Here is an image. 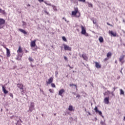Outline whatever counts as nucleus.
<instances>
[{
    "label": "nucleus",
    "mask_w": 125,
    "mask_h": 125,
    "mask_svg": "<svg viewBox=\"0 0 125 125\" xmlns=\"http://www.w3.org/2000/svg\"><path fill=\"white\" fill-rule=\"evenodd\" d=\"M77 13H78V15H77ZM71 14L72 15H76V17H79L80 16H81V13L79 12V9H78V8H75L74 11L72 12Z\"/></svg>",
    "instance_id": "1"
},
{
    "label": "nucleus",
    "mask_w": 125,
    "mask_h": 125,
    "mask_svg": "<svg viewBox=\"0 0 125 125\" xmlns=\"http://www.w3.org/2000/svg\"><path fill=\"white\" fill-rule=\"evenodd\" d=\"M33 110H35V103L34 102H31L30 105L29 106V110H28V112L29 111L30 112H33Z\"/></svg>",
    "instance_id": "2"
},
{
    "label": "nucleus",
    "mask_w": 125,
    "mask_h": 125,
    "mask_svg": "<svg viewBox=\"0 0 125 125\" xmlns=\"http://www.w3.org/2000/svg\"><path fill=\"white\" fill-rule=\"evenodd\" d=\"M4 24H5V20L0 19V29H2L4 27Z\"/></svg>",
    "instance_id": "3"
},
{
    "label": "nucleus",
    "mask_w": 125,
    "mask_h": 125,
    "mask_svg": "<svg viewBox=\"0 0 125 125\" xmlns=\"http://www.w3.org/2000/svg\"><path fill=\"white\" fill-rule=\"evenodd\" d=\"M22 50V48L21 46H19L18 50H17L18 56H20L21 58L22 57V54H23Z\"/></svg>",
    "instance_id": "4"
},
{
    "label": "nucleus",
    "mask_w": 125,
    "mask_h": 125,
    "mask_svg": "<svg viewBox=\"0 0 125 125\" xmlns=\"http://www.w3.org/2000/svg\"><path fill=\"white\" fill-rule=\"evenodd\" d=\"M110 35L111 37H113V38H116V37H119V35L117 34V32L116 31H110Z\"/></svg>",
    "instance_id": "5"
},
{
    "label": "nucleus",
    "mask_w": 125,
    "mask_h": 125,
    "mask_svg": "<svg viewBox=\"0 0 125 125\" xmlns=\"http://www.w3.org/2000/svg\"><path fill=\"white\" fill-rule=\"evenodd\" d=\"M63 46L64 50H68L69 51H71V50H72V48L68 46L67 45L64 44Z\"/></svg>",
    "instance_id": "6"
},
{
    "label": "nucleus",
    "mask_w": 125,
    "mask_h": 125,
    "mask_svg": "<svg viewBox=\"0 0 125 125\" xmlns=\"http://www.w3.org/2000/svg\"><path fill=\"white\" fill-rule=\"evenodd\" d=\"M94 110L95 111L96 113H98L100 116H102V112H101V111L98 110V108H97V106H95L94 108Z\"/></svg>",
    "instance_id": "7"
},
{
    "label": "nucleus",
    "mask_w": 125,
    "mask_h": 125,
    "mask_svg": "<svg viewBox=\"0 0 125 125\" xmlns=\"http://www.w3.org/2000/svg\"><path fill=\"white\" fill-rule=\"evenodd\" d=\"M81 29H82L81 34L82 35H83L85 34V33H86V30H85V28H84V27H83V26L81 25Z\"/></svg>",
    "instance_id": "8"
},
{
    "label": "nucleus",
    "mask_w": 125,
    "mask_h": 125,
    "mask_svg": "<svg viewBox=\"0 0 125 125\" xmlns=\"http://www.w3.org/2000/svg\"><path fill=\"white\" fill-rule=\"evenodd\" d=\"M21 95H26L27 93V91H26V89H24V88L21 90Z\"/></svg>",
    "instance_id": "9"
},
{
    "label": "nucleus",
    "mask_w": 125,
    "mask_h": 125,
    "mask_svg": "<svg viewBox=\"0 0 125 125\" xmlns=\"http://www.w3.org/2000/svg\"><path fill=\"white\" fill-rule=\"evenodd\" d=\"M52 82H53V78L52 77H50L48 81L46 82V83L48 84H50V83H52Z\"/></svg>",
    "instance_id": "10"
},
{
    "label": "nucleus",
    "mask_w": 125,
    "mask_h": 125,
    "mask_svg": "<svg viewBox=\"0 0 125 125\" xmlns=\"http://www.w3.org/2000/svg\"><path fill=\"white\" fill-rule=\"evenodd\" d=\"M2 91L4 92V94H7L8 93V91L6 90L5 87L2 85Z\"/></svg>",
    "instance_id": "11"
},
{
    "label": "nucleus",
    "mask_w": 125,
    "mask_h": 125,
    "mask_svg": "<svg viewBox=\"0 0 125 125\" xmlns=\"http://www.w3.org/2000/svg\"><path fill=\"white\" fill-rule=\"evenodd\" d=\"M64 92H65V90L64 89H62L60 90L59 91V95H60V96H62V94L64 93Z\"/></svg>",
    "instance_id": "12"
},
{
    "label": "nucleus",
    "mask_w": 125,
    "mask_h": 125,
    "mask_svg": "<svg viewBox=\"0 0 125 125\" xmlns=\"http://www.w3.org/2000/svg\"><path fill=\"white\" fill-rule=\"evenodd\" d=\"M82 57L83 58V60L86 61L88 59V58H87V56H86V54H83Z\"/></svg>",
    "instance_id": "13"
},
{
    "label": "nucleus",
    "mask_w": 125,
    "mask_h": 125,
    "mask_svg": "<svg viewBox=\"0 0 125 125\" xmlns=\"http://www.w3.org/2000/svg\"><path fill=\"white\" fill-rule=\"evenodd\" d=\"M17 87L20 88V89L21 90V89H23L24 88H23V84L22 83H18L17 84Z\"/></svg>",
    "instance_id": "14"
},
{
    "label": "nucleus",
    "mask_w": 125,
    "mask_h": 125,
    "mask_svg": "<svg viewBox=\"0 0 125 125\" xmlns=\"http://www.w3.org/2000/svg\"><path fill=\"white\" fill-rule=\"evenodd\" d=\"M6 55L7 56V57H10V51L9 50V49L7 48H6Z\"/></svg>",
    "instance_id": "15"
},
{
    "label": "nucleus",
    "mask_w": 125,
    "mask_h": 125,
    "mask_svg": "<svg viewBox=\"0 0 125 125\" xmlns=\"http://www.w3.org/2000/svg\"><path fill=\"white\" fill-rule=\"evenodd\" d=\"M31 47H35V46H36V40H34L31 42Z\"/></svg>",
    "instance_id": "16"
},
{
    "label": "nucleus",
    "mask_w": 125,
    "mask_h": 125,
    "mask_svg": "<svg viewBox=\"0 0 125 125\" xmlns=\"http://www.w3.org/2000/svg\"><path fill=\"white\" fill-rule=\"evenodd\" d=\"M95 67L96 68H97L98 69H99L101 68V65L99 64V63L97 62H95Z\"/></svg>",
    "instance_id": "17"
},
{
    "label": "nucleus",
    "mask_w": 125,
    "mask_h": 125,
    "mask_svg": "<svg viewBox=\"0 0 125 125\" xmlns=\"http://www.w3.org/2000/svg\"><path fill=\"white\" fill-rule=\"evenodd\" d=\"M104 103L105 104H109V98H105L104 99Z\"/></svg>",
    "instance_id": "18"
},
{
    "label": "nucleus",
    "mask_w": 125,
    "mask_h": 125,
    "mask_svg": "<svg viewBox=\"0 0 125 125\" xmlns=\"http://www.w3.org/2000/svg\"><path fill=\"white\" fill-rule=\"evenodd\" d=\"M19 31H20V32H21V33H22L24 35H27V32H26V31L24 30L23 29L19 28Z\"/></svg>",
    "instance_id": "19"
},
{
    "label": "nucleus",
    "mask_w": 125,
    "mask_h": 125,
    "mask_svg": "<svg viewBox=\"0 0 125 125\" xmlns=\"http://www.w3.org/2000/svg\"><path fill=\"white\" fill-rule=\"evenodd\" d=\"M109 57H110V52H108L107 54V58H105L104 61L105 62L107 61L109 59Z\"/></svg>",
    "instance_id": "20"
},
{
    "label": "nucleus",
    "mask_w": 125,
    "mask_h": 125,
    "mask_svg": "<svg viewBox=\"0 0 125 125\" xmlns=\"http://www.w3.org/2000/svg\"><path fill=\"white\" fill-rule=\"evenodd\" d=\"M51 6L52 7L53 10L54 11H57V7L56 6H55L54 5H51Z\"/></svg>",
    "instance_id": "21"
},
{
    "label": "nucleus",
    "mask_w": 125,
    "mask_h": 125,
    "mask_svg": "<svg viewBox=\"0 0 125 125\" xmlns=\"http://www.w3.org/2000/svg\"><path fill=\"white\" fill-rule=\"evenodd\" d=\"M125 55H122L120 56V58H119V61L122 62V61L124 60L125 59Z\"/></svg>",
    "instance_id": "22"
},
{
    "label": "nucleus",
    "mask_w": 125,
    "mask_h": 125,
    "mask_svg": "<svg viewBox=\"0 0 125 125\" xmlns=\"http://www.w3.org/2000/svg\"><path fill=\"white\" fill-rule=\"evenodd\" d=\"M99 41L100 42H104V40L103 39V37H100L99 38Z\"/></svg>",
    "instance_id": "23"
},
{
    "label": "nucleus",
    "mask_w": 125,
    "mask_h": 125,
    "mask_svg": "<svg viewBox=\"0 0 125 125\" xmlns=\"http://www.w3.org/2000/svg\"><path fill=\"white\" fill-rule=\"evenodd\" d=\"M86 3L88 4L89 7H93V5L92 3H89V2H86Z\"/></svg>",
    "instance_id": "24"
},
{
    "label": "nucleus",
    "mask_w": 125,
    "mask_h": 125,
    "mask_svg": "<svg viewBox=\"0 0 125 125\" xmlns=\"http://www.w3.org/2000/svg\"><path fill=\"white\" fill-rule=\"evenodd\" d=\"M69 86H75L76 87V89L77 90H78V86H77V85L75 84H69Z\"/></svg>",
    "instance_id": "25"
},
{
    "label": "nucleus",
    "mask_w": 125,
    "mask_h": 125,
    "mask_svg": "<svg viewBox=\"0 0 125 125\" xmlns=\"http://www.w3.org/2000/svg\"><path fill=\"white\" fill-rule=\"evenodd\" d=\"M69 111H74V109H73V106L69 105L68 107Z\"/></svg>",
    "instance_id": "26"
},
{
    "label": "nucleus",
    "mask_w": 125,
    "mask_h": 125,
    "mask_svg": "<svg viewBox=\"0 0 125 125\" xmlns=\"http://www.w3.org/2000/svg\"><path fill=\"white\" fill-rule=\"evenodd\" d=\"M124 94H125V92L124 91V90L121 89H120V95H124Z\"/></svg>",
    "instance_id": "27"
},
{
    "label": "nucleus",
    "mask_w": 125,
    "mask_h": 125,
    "mask_svg": "<svg viewBox=\"0 0 125 125\" xmlns=\"http://www.w3.org/2000/svg\"><path fill=\"white\" fill-rule=\"evenodd\" d=\"M28 60H29V62H34V59H33V58L32 57H29L28 58Z\"/></svg>",
    "instance_id": "28"
},
{
    "label": "nucleus",
    "mask_w": 125,
    "mask_h": 125,
    "mask_svg": "<svg viewBox=\"0 0 125 125\" xmlns=\"http://www.w3.org/2000/svg\"><path fill=\"white\" fill-rule=\"evenodd\" d=\"M43 2L46 4V5H49L50 6H51L52 5L51 3H47L46 1H44Z\"/></svg>",
    "instance_id": "29"
},
{
    "label": "nucleus",
    "mask_w": 125,
    "mask_h": 125,
    "mask_svg": "<svg viewBox=\"0 0 125 125\" xmlns=\"http://www.w3.org/2000/svg\"><path fill=\"white\" fill-rule=\"evenodd\" d=\"M43 2L46 4V5H49L50 6H51L52 5L51 3H47L46 1H44Z\"/></svg>",
    "instance_id": "30"
},
{
    "label": "nucleus",
    "mask_w": 125,
    "mask_h": 125,
    "mask_svg": "<svg viewBox=\"0 0 125 125\" xmlns=\"http://www.w3.org/2000/svg\"><path fill=\"white\" fill-rule=\"evenodd\" d=\"M43 2L46 4V5H49L50 6H51L52 5L51 3H47L46 1H44Z\"/></svg>",
    "instance_id": "31"
},
{
    "label": "nucleus",
    "mask_w": 125,
    "mask_h": 125,
    "mask_svg": "<svg viewBox=\"0 0 125 125\" xmlns=\"http://www.w3.org/2000/svg\"><path fill=\"white\" fill-rule=\"evenodd\" d=\"M0 13H2V14H6V12L5 10H1V12H0Z\"/></svg>",
    "instance_id": "32"
},
{
    "label": "nucleus",
    "mask_w": 125,
    "mask_h": 125,
    "mask_svg": "<svg viewBox=\"0 0 125 125\" xmlns=\"http://www.w3.org/2000/svg\"><path fill=\"white\" fill-rule=\"evenodd\" d=\"M62 39L64 42H67V39H66V38L64 36H63L62 37Z\"/></svg>",
    "instance_id": "33"
},
{
    "label": "nucleus",
    "mask_w": 125,
    "mask_h": 125,
    "mask_svg": "<svg viewBox=\"0 0 125 125\" xmlns=\"http://www.w3.org/2000/svg\"><path fill=\"white\" fill-rule=\"evenodd\" d=\"M51 85L52 87H56L55 84H54L53 83H51Z\"/></svg>",
    "instance_id": "34"
},
{
    "label": "nucleus",
    "mask_w": 125,
    "mask_h": 125,
    "mask_svg": "<svg viewBox=\"0 0 125 125\" xmlns=\"http://www.w3.org/2000/svg\"><path fill=\"white\" fill-rule=\"evenodd\" d=\"M101 124L102 125H106L105 124V122H104V121H101Z\"/></svg>",
    "instance_id": "35"
},
{
    "label": "nucleus",
    "mask_w": 125,
    "mask_h": 125,
    "mask_svg": "<svg viewBox=\"0 0 125 125\" xmlns=\"http://www.w3.org/2000/svg\"><path fill=\"white\" fill-rule=\"evenodd\" d=\"M58 71H56V72H55V77H58Z\"/></svg>",
    "instance_id": "36"
},
{
    "label": "nucleus",
    "mask_w": 125,
    "mask_h": 125,
    "mask_svg": "<svg viewBox=\"0 0 125 125\" xmlns=\"http://www.w3.org/2000/svg\"><path fill=\"white\" fill-rule=\"evenodd\" d=\"M9 96L12 97V98H13V94L10 93L9 94Z\"/></svg>",
    "instance_id": "37"
},
{
    "label": "nucleus",
    "mask_w": 125,
    "mask_h": 125,
    "mask_svg": "<svg viewBox=\"0 0 125 125\" xmlns=\"http://www.w3.org/2000/svg\"><path fill=\"white\" fill-rule=\"evenodd\" d=\"M63 20H64L65 21V22H67V23H68V22H69V21H67V19H66L65 18H62Z\"/></svg>",
    "instance_id": "38"
},
{
    "label": "nucleus",
    "mask_w": 125,
    "mask_h": 125,
    "mask_svg": "<svg viewBox=\"0 0 125 125\" xmlns=\"http://www.w3.org/2000/svg\"><path fill=\"white\" fill-rule=\"evenodd\" d=\"M22 25H23V26L26 25V22L22 21Z\"/></svg>",
    "instance_id": "39"
},
{
    "label": "nucleus",
    "mask_w": 125,
    "mask_h": 125,
    "mask_svg": "<svg viewBox=\"0 0 125 125\" xmlns=\"http://www.w3.org/2000/svg\"><path fill=\"white\" fill-rule=\"evenodd\" d=\"M83 35H84V36H85V37H88V34L86 32H85V34Z\"/></svg>",
    "instance_id": "40"
},
{
    "label": "nucleus",
    "mask_w": 125,
    "mask_h": 125,
    "mask_svg": "<svg viewBox=\"0 0 125 125\" xmlns=\"http://www.w3.org/2000/svg\"><path fill=\"white\" fill-rule=\"evenodd\" d=\"M19 57H20V56H19L18 55V57H17V58H16L17 60H21V59H20Z\"/></svg>",
    "instance_id": "41"
},
{
    "label": "nucleus",
    "mask_w": 125,
    "mask_h": 125,
    "mask_svg": "<svg viewBox=\"0 0 125 125\" xmlns=\"http://www.w3.org/2000/svg\"><path fill=\"white\" fill-rule=\"evenodd\" d=\"M79 1H81L82 2H84L85 0H78Z\"/></svg>",
    "instance_id": "42"
},
{
    "label": "nucleus",
    "mask_w": 125,
    "mask_h": 125,
    "mask_svg": "<svg viewBox=\"0 0 125 125\" xmlns=\"http://www.w3.org/2000/svg\"><path fill=\"white\" fill-rule=\"evenodd\" d=\"M64 59L66 61H67V60H68V58H67V57H66V56H64Z\"/></svg>",
    "instance_id": "43"
},
{
    "label": "nucleus",
    "mask_w": 125,
    "mask_h": 125,
    "mask_svg": "<svg viewBox=\"0 0 125 125\" xmlns=\"http://www.w3.org/2000/svg\"><path fill=\"white\" fill-rule=\"evenodd\" d=\"M93 24H96V21L93 20Z\"/></svg>",
    "instance_id": "44"
},
{
    "label": "nucleus",
    "mask_w": 125,
    "mask_h": 125,
    "mask_svg": "<svg viewBox=\"0 0 125 125\" xmlns=\"http://www.w3.org/2000/svg\"><path fill=\"white\" fill-rule=\"evenodd\" d=\"M49 91L51 93H53V92H52V90H51V89H49Z\"/></svg>",
    "instance_id": "45"
},
{
    "label": "nucleus",
    "mask_w": 125,
    "mask_h": 125,
    "mask_svg": "<svg viewBox=\"0 0 125 125\" xmlns=\"http://www.w3.org/2000/svg\"><path fill=\"white\" fill-rule=\"evenodd\" d=\"M76 97H77L78 98H80V97H81V95H77Z\"/></svg>",
    "instance_id": "46"
},
{
    "label": "nucleus",
    "mask_w": 125,
    "mask_h": 125,
    "mask_svg": "<svg viewBox=\"0 0 125 125\" xmlns=\"http://www.w3.org/2000/svg\"><path fill=\"white\" fill-rule=\"evenodd\" d=\"M40 2H42L44 1L43 0H38Z\"/></svg>",
    "instance_id": "47"
},
{
    "label": "nucleus",
    "mask_w": 125,
    "mask_h": 125,
    "mask_svg": "<svg viewBox=\"0 0 125 125\" xmlns=\"http://www.w3.org/2000/svg\"><path fill=\"white\" fill-rule=\"evenodd\" d=\"M68 67H69V68H70V69H73V67L71 66V65H68Z\"/></svg>",
    "instance_id": "48"
},
{
    "label": "nucleus",
    "mask_w": 125,
    "mask_h": 125,
    "mask_svg": "<svg viewBox=\"0 0 125 125\" xmlns=\"http://www.w3.org/2000/svg\"><path fill=\"white\" fill-rule=\"evenodd\" d=\"M44 12H45V13H46V14H47V15L49 14V13L46 11H44Z\"/></svg>",
    "instance_id": "49"
},
{
    "label": "nucleus",
    "mask_w": 125,
    "mask_h": 125,
    "mask_svg": "<svg viewBox=\"0 0 125 125\" xmlns=\"http://www.w3.org/2000/svg\"><path fill=\"white\" fill-rule=\"evenodd\" d=\"M120 62L122 63V64H123L125 62V61H121Z\"/></svg>",
    "instance_id": "50"
},
{
    "label": "nucleus",
    "mask_w": 125,
    "mask_h": 125,
    "mask_svg": "<svg viewBox=\"0 0 125 125\" xmlns=\"http://www.w3.org/2000/svg\"><path fill=\"white\" fill-rule=\"evenodd\" d=\"M90 83L91 85H92V86L93 87V85L92 83V82H90Z\"/></svg>",
    "instance_id": "51"
},
{
    "label": "nucleus",
    "mask_w": 125,
    "mask_h": 125,
    "mask_svg": "<svg viewBox=\"0 0 125 125\" xmlns=\"http://www.w3.org/2000/svg\"><path fill=\"white\" fill-rule=\"evenodd\" d=\"M30 66H31V67H32V68L34 67V65H33V64H31Z\"/></svg>",
    "instance_id": "52"
},
{
    "label": "nucleus",
    "mask_w": 125,
    "mask_h": 125,
    "mask_svg": "<svg viewBox=\"0 0 125 125\" xmlns=\"http://www.w3.org/2000/svg\"><path fill=\"white\" fill-rule=\"evenodd\" d=\"M120 73H121L122 75H123V71H122V70L120 71Z\"/></svg>",
    "instance_id": "53"
},
{
    "label": "nucleus",
    "mask_w": 125,
    "mask_h": 125,
    "mask_svg": "<svg viewBox=\"0 0 125 125\" xmlns=\"http://www.w3.org/2000/svg\"><path fill=\"white\" fill-rule=\"evenodd\" d=\"M111 56H112V53H110V57H111Z\"/></svg>",
    "instance_id": "54"
},
{
    "label": "nucleus",
    "mask_w": 125,
    "mask_h": 125,
    "mask_svg": "<svg viewBox=\"0 0 125 125\" xmlns=\"http://www.w3.org/2000/svg\"><path fill=\"white\" fill-rule=\"evenodd\" d=\"M120 78H121L120 76H119L118 78H117V80H120Z\"/></svg>",
    "instance_id": "55"
},
{
    "label": "nucleus",
    "mask_w": 125,
    "mask_h": 125,
    "mask_svg": "<svg viewBox=\"0 0 125 125\" xmlns=\"http://www.w3.org/2000/svg\"><path fill=\"white\" fill-rule=\"evenodd\" d=\"M123 22H124V23H125V20L123 19Z\"/></svg>",
    "instance_id": "56"
},
{
    "label": "nucleus",
    "mask_w": 125,
    "mask_h": 125,
    "mask_svg": "<svg viewBox=\"0 0 125 125\" xmlns=\"http://www.w3.org/2000/svg\"><path fill=\"white\" fill-rule=\"evenodd\" d=\"M107 25H108L109 26H110V23L109 22L107 23Z\"/></svg>",
    "instance_id": "57"
},
{
    "label": "nucleus",
    "mask_w": 125,
    "mask_h": 125,
    "mask_svg": "<svg viewBox=\"0 0 125 125\" xmlns=\"http://www.w3.org/2000/svg\"><path fill=\"white\" fill-rule=\"evenodd\" d=\"M95 121H97V118H95Z\"/></svg>",
    "instance_id": "58"
},
{
    "label": "nucleus",
    "mask_w": 125,
    "mask_h": 125,
    "mask_svg": "<svg viewBox=\"0 0 125 125\" xmlns=\"http://www.w3.org/2000/svg\"><path fill=\"white\" fill-rule=\"evenodd\" d=\"M27 6H31V5H30L29 4H28L27 5Z\"/></svg>",
    "instance_id": "59"
},
{
    "label": "nucleus",
    "mask_w": 125,
    "mask_h": 125,
    "mask_svg": "<svg viewBox=\"0 0 125 125\" xmlns=\"http://www.w3.org/2000/svg\"><path fill=\"white\" fill-rule=\"evenodd\" d=\"M123 120H124V121H125V116L124 117Z\"/></svg>",
    "instance_id": "60"
},
{
    "label": "nucleus",
    "mask_w": 125,
    "mask_h": 125,
    "mask_svg": "<svg viewBox=\"0 0 125 125\" xmlns=\"http://www.w3.org/2000/svg\"><path fill=\"white\" fill-rule=\"evenodd\" d=\"M88 115H91L90 112H88Z\"/></svg>",
    "instance_id": "61"
},
{
    "label": "nucleus",
    "mask_w": 125,
    "mask_h": 125,
    "mask_svg": "<svg viewBox=\"0 0 125 125\" xmlns=\"http://www.w3.org/2000/svg\"><path fill=\"white\" fill-rule=\"evenodd\" d=\"M20 121L21 123H22V120H21V119H20Z\"/></svg>",
    "instance_id": "62"
},
{
    "label": "nucleus",
    "mask_w": 125,
    "mask_h": 125,
    "mask_svg": "<svg viewBox=\"0 0 125 125\" xmlns=\"http://www.w3.org/2000/svg\"><path fill=\"white\" fill-rule=\"evenodd\" d=\"M124 69V67L121 68V71H122V70Z\"/></svg>",
    "instance_id": "63"
},
{
    "label": "nucleus",
    "mask_w": 125,
    "mask_h": 125,
    "mask_svg": "<svg viewBox=\"0 0 125 125\" xmlns=\"http://www.w3.org/2000/svg\"><path fill=\"white\" fill-rule=\"evenodd\" d=\"M123 45H124V46H125V43H123Z\"/></svg>",
    "instance_id": "64"
}]
</instances>
